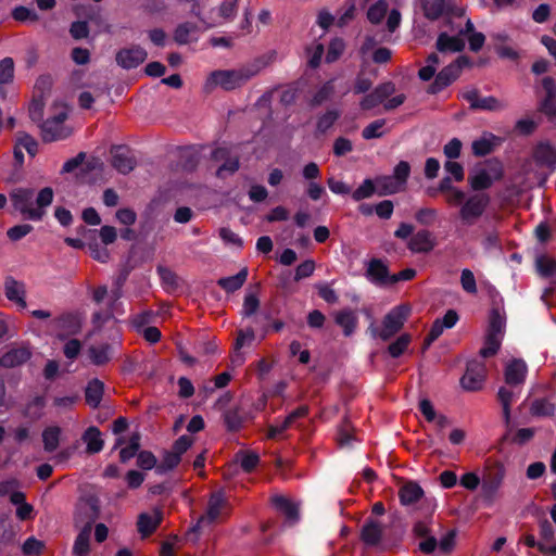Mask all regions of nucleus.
Segmentation results:
<instances>
[{"label": "nucleus", "mask_w": 556, "mask_h": 556, "mask_svg": "<svg viewBox=\"0 0 556 556\" xmlns=\"http://www.w3.org/2000/svg\"><path fill=\"white\" fill-rule=\"evenodd\" d=\"M236 459L247 472L252 471L260 462L258 455L253 452H240L237 454Z\"/></svg>", "instance_id": "nucleus-46"}, {"label": "nucleus", "mask_w": 556, "mask_h": 556, "mask_svg": "<svg viewBox=\"0 0 556 556\" xmlns=\"http://www.w3.org/2000/svg\"><path fill=\"white\" fill-rule=\"evenodd\" d=\"M392 275L389 273L387 264L379 260L372 258L368 262L366 267V278L377 286L391 285Z\"/></svg>", "instance_id": "nucleus-18"}, {"label": "nucleus", "mask_w": 556, "mask_h": 556, "mask_svg": "<svg viewBox=\"0 0 556 556\" xmlns=\"http://www.w3.org/2000/svg\"><path fill=\"white\" fill-rule=\"evenodd\" d=\"M410 173V166L407 162L401 161L394 168L392 175L380 176L376 178L377 191L380 195L393 194L405 188Z\"/></svg>", "instance_id": "nucleus-7"}, {"label": "nucleus", "mask_w": 556, "mask_h": 556, "mask_svg": "<svg viewBox=\"0 0 556 556\" xmlns=\"http://www.w3.org/2000/svg\"><path fill=\"white\" fill-rule=\"evenodd\" d=\"M213 160L224 162L217 169L218 177L224 178L233 174L239 168L238 157L231 155V151L227 147H218L212 153Z\"/></svg>", "instance_id": "nucleus-16"}, {"label": "nucleus", "mask_w": 556, "mask_h": 556, "mask_svg": "<svg viewBox=\"0 0 556 556\" xmlns=\"http://www.w3.org/2000/svg\"><path fill=\"white\" fill-rule=\"evenodd\" d=\"M507 104L495 97H481L479 104L476 110L493 111L498 112L506 109Z\"/></svg>", "instance_id": "nucleus-47"}, {"label": "nucleus", "mask_w": 556, "mask_h": 556, "mask_svg": "<svg viewBox=\"0 0 556 556\" xmlns=\"http://www.w3.org/2000/svg\"><path fill=\"white\" fill-rule=\"evenodd\" d=\"M260 306V300L255 292H247L243 301L242 314L244 316H251L256 313Z\"/></svg>", "instance_id": "nucleus-55"}, {"label": "nucleus", "mask_w": 556, "mask_h": 556, "mask_svg": "<svg viewBox=\"0 0 556 556\" xmlns=\"http://www.w3.org/2000/svg\"><path fill=\"white\" fill-rule=\"evenodd\" d=\"M381 538V527L376 521H369L364 525L362 539L368 545H376Z\"/></svg>", "instance_id": "nucleus-39"}, {"label": "nucleus", "mask_w": 556, "mask_h": 556, "mask_svg": "<svg viewBox=\"0 0 556 556\" xmlns=\"http://www.w3.org/2000/svg\"><path fill=\"white\" fill-rule=\"evenodd\" d=\"M345 48V43L340 38H334L331 40L328 52L326 54V61L331 63L338 60V58L343 53Z\"/></svg>", "instance_id": "nucleus-56"}, {"label": "nucleus", "mask_w": 556, "mask_h": 556, "mask_svg": "<svg viewBox=\"0 0 556 556\" xmlns=\"http://www.w3.org/2000/svg\"><path fill=\"white\" fill-rule=\"evenodd\" d=\"M451 30L455 31V35H450L446 31L439 34L437 39V50L441 53H456L460 52L465 48V39L459 34V28L455 27L454 24L448 22Z\"/></svg>", "instance_id": "nucleus-14"}, {"label": "nucleus", "mask_w": 556, "mask_h": 556, "mask_svg": "<svg viewBox=\"0 0 556 556\" xmlns=\"http://www.w3.org/2000/svg\"><path fill=\"white\" fill-rule=\"evenodd\" d=\"M470 65L471 62L467 56H458L453 63L448 64L437 74L434 81L428 88V92L433 94L440 92L457 79L464 67Z\"/></svg>", "instance_id": "nucleus-8"}, {"label": "nucleus", "mask_w": 556, "mask_h": 556, "mask_svg": "<svg viewBox=\"0 0 556 556\" xmlns=\"http://www.w3.org/2000/svg\"><path fill=\"white\" fill-rule=\"evenodd\" d=\"M339 117V112L336 110L327 111L317 122V128L319 131L328 130Z\"/></svg>", "instance_id": "nucleus-62"}, {"label": "nucleus", "mask_w": 556, "mask_h": 556, "mask_svg": "<svg viewBox=\"0 0 556 556\" xmlns=\"http://www.w3.org/2000/svg\"><path fill=\"white\" fill-rule=\"evenodd\" d=\"M161 519V513L156 509L152 513L141 514L138 519V531L142 535L151 534L160 525Z\"/></svg>", "instance_id": "nucleus-29"}, {"label": "nucleus", "mask_w": 556, "mask_h": 556, "mask_svg": "<svg viewBox=\"0 0 556 556\" xmlns=\"http://www.w3.org/2000/svg\"><path fill=\"white\" fill-rule=\"evenodd\" d=\"M434 208L424 207L416 212L415 218L421 225H431L437 218Z\"/></svg>", "instance_id": "nucleus-64"}, {"label": "nucleus", "mask_w": 556, "mask_h": 556, "mask_svg": "<svg viewBox=\"0 0 556 556\" xmlns=\"http://www.w3.org/2000/svg\"><path fill=\"white\" fill-rule=\"evenodd\" d=\"M420 7L426 18L437 21L451 13L455 17L464 15V9H453L451 0H420Z\"/></svg>", "instance_id": "nucleus-10"}, {"label": "nucleus", "mask_w": 556, "mask_h": 556, "mask_svg": "<svg viewBox=\"0 0 556 556\" xmlns=\"http://www.w3.org/2000/svg\"><path fill=\"white\" fill-rule=\"evenodd\" d=\"M89 540L90 527H86L84 530L79 532L74 542L73 553L75 556H87V554L89 553Z\"/></svg>", "instance_id": "nucleus-41"}, {"label": "nucleus", "mask_w": 556, "mask_h": 556, "mask_svg": "<svg viewBox=\"0 0 556 556\" xmlns=\"http://www.w3.org/2000/svg\"><path fill=\"white\" fill-rule=\"evenodd\" d=\"M440 64V58L437 53H431L427 60L426 64L419 70L418 76L421 80L428 81L430 80Z\"/></svg>", "instance_id": "nucleus-43"}, {"label": "nucleus", "mask_w": 556, "mask_h": 556, "mask_svg": "<svg viewBox=\"0 0 556 556\" xmlns=\"http://www.w3.org/2000/svg\"><path fill=\"white\" fill-rule=\"evenodd\" d=\"M519 388H511L507 384L501 387L498 390L497 396L503 408L506 424L510 420V405L519 397Z\"/></svg>", "instance_id": "nucleus-26"}, {"label": "nucleus", "mask_w": 556, "mask_h": 556, "mask_svg": "<svg viewBox=\"0 0 556 556\" xmlns=\"http://www.w3.org/2000/svg\"><path fill=\"white\" fill-rule=\"evenodd\" d=\"M492 138L483 136L472 142V152L477 156H483L492 151Z\"/></svg>", "instance_id": "nucleus-52"}, {"label": "nucleus", "mask_w": 556, "mask_h": 556, "mask_svg": "<svg viewBox=\"0 0 556 556\" xmlns=\"http://www.w3.org/2000/svg\"><path fill=\"white\" fill-rule=\"evenodd\" d=\"M376 190V180L372 181L371 179H365L363 184L356 190H354L352 198L355 201H361L371 197Z\"/></svg>", "instance_id": "nucleus-48"}, {"label": "nucleus", "mask_w": 556, "mask_h": 556, "mask_svg": "<svg viewBox=\"0 0 556 556\" xmlns=\"http://www.w3.org/2000/svg\"><path fill=\"white\" fill-rule=\"evenodd\" d=\"M460 285L465 292L475 294L477 293V282L473 273L465 268L460 274Z\"/></svg>", "instance_id": "nucleus-53"}, {"label": "nucleus", "mask_w": 556, "mask_h": 556, "mask_svg": "<svg viewBox=\"0 0 556 556\" xmlns=\"http://www.w3.org/2000/svg\"><path fill=\"white\" fill-rule=\"evenodd\" d=\"M89 356L93 364L103 365L112 357V346L110 344H101L89 349Z\"/></svg>", "instance_id": "nucleus-38"}, {"label": "nucleus", "mask_w": 556, "mask_h": 556, "mask_svg": "<svg viewBox=\"0 0 556 556\" xmlns=\"http://www.w3.org/2000/svg\"><path fill=\"white\" fill-rule=\"evenodd\" d=\"M412 341V338L409 334L407 333H404L402 336H400L396 341H394L393 343H391L389 345V353L392 357H399L401 356L407 349V346L409 345Z\"/></svg>", "instance_id": "nucleus-49"}, {"label": "nucleus", "mask_w": 556, "mask_h": 556, "mask_svg": "<svg viewBox=\"0 0 556 556\" xmlns=\"http://www.w3.org/2000/svg\"><path fill=\"white\" fill-rule=\"evenodd\" d=\"M77 400V395L55 396L53 400V406L56 408L58 413H63L71 409Z\"/></svg>", "instance_id": "nucleus-60"}, {"label": "nucleus", "mask_w": 556, "mask_h": 556, "mask_svg": "<svg viewBox=\"0 0 556 556\" xmlns=\"http://www.w3.org/2000/svg\"><path fill=\"white\" fill-rule=\"evenodd\" d=\"M14 75V64L12 59L5 58L0 61V85L12 81Z\"/></svg>", "instance_id": "nucleus-57"}, {"label": "nucleus", "mask_w": 556, "mask_h": 556, "mask_svg": "<svg viewBox=\"0 0 556 556\" xmlns=\"http://www.w3.org/2000/svg\"><path fill=\"white\" fill-rule=\"evenodd\" d=\"M226 506L227 501L223 492L212 494L206 513L199 519L194 530H199L215 522L224 514Z\"/></svg>", "instance_id": "nucleus-12"}, {"label": "nucleus", "mask_w": 556, "mask_h": 556, "mask_svg": "<svg viewBox=\"0 0 556 556\" xmlns=\"http://www.w3.org/2000/svg\"><path fill=\"white\" fill-rule=\"evenodd\" d=\"M273 506L282 514L287 522L294 523L299 519V508L298 505L291 502L289 498L282 495H274L271 497Z\"/></svg>", "instance_id": "nucleus-24"}, {"label": "nucleus", "mask_w": 556, "mask_h": 556, "mask_svg": "<svg viewBox=\"0 0 556 556\" xmlns=\"http://www.w3.org/2000/svg\"><path fill=\"white\" fill-rule=\"evenodd\" d=\"M528 367L522 359H511L505 366V384L511 388H520L526 380Z\"/></svg>", "instance_id": "nucleus-17"}, {"label": "nucleus", "mask_w": 556, "mask_h": 556, "mask_svg": "<svg viewBox=\"0 0 556 556\" xmlns=\"http://www.w3.org/2000/svg\"><path fill=\"white\" fill-rule=\"evenodd\" d=\"M505 317L498 309H493L490 315L489 328L480 355L484 358L493 356L501 348L505 332Z\"/></svg>", "instance_id": "nucleus-4"}, {"label": "nucleus", "mask_w": 556, "mask_h": 556, "mask_svg": "<svg viewBox=\"0 0 556 556\" xmlns=\"http://www.w3.org/2000/svg\"><path fill=\"white\" fill-rule=\"evenodd\" d=\"M459 34L463 35V38L467 37L469 49L473 52H478L484 45V35L475 30V25L470 18L466 20L464 28H459Z\"/></svg>", "instance_id": "nucleus-28"}, {"label": "nucleus", "mask_w": 556, "mask_h": 556, "mask_svg": "<svg viewBox=\"0 0 556 556\" xmlns=\"http://www.w3.org/2000/svg\"><path fill=\"white\" fill-rule=\"evenodd\" d=\"M68 109L65 104H56L54 114L42 125V137L46 141L63 140L70 137L73 128L65 124Z\"/></svg>", "instance_id": "nucleus-5"}, {"label": "nucleus", "mask_w": 556, "mask_h": 556, "mask_svg": "<svg viewBox=\"0 0 556 556\" xmlns=\"http://www.w3.org/2000/svg\"><path fill=\"white\" fill-rule=\"evenodd\" d=\"M248 268H242L238 274L229 277H224L218 280V286L226 292H235L239 290L248 278Z\"/></svg>", "instance_id": "nucleus-33"}, {"label": "nucleus", "mask_w": 556, "mask_h": 556, "mask_svg": "<svg viewBox=\"0 0 556 556\" xmlns=\"http://www.w3.org/2000/svg\"><path fill=\"white\" fill-rule=\"evenodd\" d=\"M56 326L60 329L59 337L64 339L80 331L81 317L75 313L64 314L56 320Z\"/></svg>", "instance_id": "nucleus-23"}, {"label": "nucleus", "mask_w": 556, "mask_h": 556, "mask_svg": "<svg viewBox=\"0 0 556 556\" xmlns=\"http://www.w3.org/2000/svg\"><path fill=\"white\" fill-rule=\"evenodd\" d=\"M530 412L534 416L548 417L555 413V405L548 400H535L530 407Z\"/></svg>", "instance_id": "nucleus-45"}, {"label": "nucleus", "mask_w": 556, "mask_h": 556, "mask_svg": "<svg viewBox=\"0 0 556 556\" xmlns=\"http://www.w3.org/2000/svg\"><path fill=\"white\" fill-rule=\"evenodd\" d=\"M10 501L17 506L16 516L18 519L26 520L33 517L34 508L25 502V494L23 492H12Z\"/></svg>", "instance_id": "nucleus-34"}, {"label": "nucleus", "mask_w": 556, "mask_h": 556, "mask_svg": "<svg viewBox=\"0 0 556 556\" xmlns=\"http://www.w3.org/2000/svg\"><path fill=\"white\" fill-rule=\"evenodd\" d=\"M333 94L332 81H328L320 87V89L313 97V104L318 105L330 99Z\"/></svg>", "instance_id": "nucleus-63"}, {"label": "nucleus", "mask_w": 556, "mask_h": 556, "mask_svg": "<svg viewBox=\"0 0 556 556\" xmlns=\"http://www.w3.org/2000/svg\"><path fill=\"white\" fill-rule=\"evenodd\" d=\"M137 465L143 470H150L152 468L156 469L159 464L151 452L143 451L137 455Z\"/></svg>", "instance_id": "nucleus-61"}, {"label": "nucleus", "mask_w": 556, "mask_h": 556, "mask_svg": "<svg viewBox=\"0 0 556 556\" xmlns=\"http://www.w3.org/2000/svg\"><path fill=\"white\" fill-rule=\"evenodd\" d=\"M503 177V166L496 160H488L477 165L468 177L469 186L475 191H482L490 188L495 181Z\"/></svg>", "instance_id": "nucleus-3"}, {"label": "nucleus", "mask_w": 556, "mask_h": 556, "mask_svg": "<svg viewBox=\"0 0 556 556\" xmlns=\"http://www.w3.org/2000/svg\"><path fill=\"white\" fill-rule=\"evenodd\" d=\"M535 268L543 278L553 277L556 274V261L545 254L535 257Z\"/></svg>", "instance_id": "nucleus-35"}, {"label": "nucleus", "mask_w": 556, "mask_h": 556, "mask_svg": "<svg viewBox=\"0 0 556 556\" xmlns=\"http://www.w3.org/2000/svg\"><path fill=\"white\" fill-rule=\"evenodd\" d=\"M62 429L59 426L46 427L42 431L43 448L48 453L56 451L60 444Z\"/></svg>", "instance_id": "nucleus-31"}, {"label": "nucleus", "mask_w": 556, "mask_h": 556, "mask_svg": "<svg viewBox=\"0 0 556 556\" xmlns=\"http://www.w3.org/2000/svg\"><path fill=\"white\" fill-rule=\"evenodd\" d=\"M103 391L104 386L100 380H91L86 388L87 404L90 405L91 407H97L102 400Z\"/></svg>", "instance_id": "nucleus-36"}, {"label": "nucleus", "mask_w": 556, "mask_h": 556, "mask_svg": "<svg viewBox=\"0 0 556 556\" xmlns=\"http://www.w3.org/2000/svg\"><path fill=\"white\" fill-rule=\"evenodd\" d=\"M181 460V457L173 450L166 451L163 454L161 463L156 466V473L164 475L174 469Z\"/></svg>", "instance_id": "nucleus-42"}, {"label": "nucleus", "mask_w": 556, "mask_h": 556, "mask_svg": "<svg viewBox=\"0 0 556 556\" xmlns=\"http://www.w3.org/2000/svg\"><path fill=\"white\" fill-rule=\"evenodd\" d=\"M147 51L141 47L123 49L116 54V62L126 70L135 68L147 59Z\"/></svg>", "instance_id": "nucleus-19"}, {"label": "nucleus", "mask_w": 556, "mask_h": 556, "mask_svg": "<svg viewBox=\"0 0 556 556\" xmlns=\"http://www.w3.org/2000/svg\"><path fill=\"white\" fill-rule=\"evenodd\" d=\"M399 496L402 505L410 506L424 496V490L418 483L409 481L400 488Z\"/></svg>", "instance_id": "nucleus-25"}, {"label": "nucleus", "mask_w": 556, "mask_h": 556, "mask_svg": "<svg viewBox=\"0 0 556 556\" xmlns=\"http://www.w3.org/2000/svg\"><path fill=\"white\" fill-rule=\"evenodd\" d=\"M139 450V437L132 435L129 440V444L123 447L119 452V458L123 463L128 462L132 458Z\"/></svg>", "instance_id": "nucleus-58"}, {"label": "nucleus", "mask_w": 556, "mask_h": 556, "mask_svg": "<svg viewBox=\"0 0 556 556\" xmlns=\"http://www.w3.org/2000/svg\"><path fill=\"white\" fill-rule=\"evenodd\" d=\"M535 157L538 161L551 165L556 161V153L551 146L542 143L535 150Z\"/></svg>", "instance_id": "nucleus-51"}, {"label": "nucleus", "mask_w": 556, "mask_h": 556, "mask_svg": "<svg viewBox=\"0 0 556 556\" xmlns=\"http://www.w3.org/2000/svg\"><path fill=\"white\" fill-rule=\"evenodd\" d=\"M249 78L243 71H215L206 79L204 88L211 91L216 87L232 90Z\"/></svg>", "instance_id": "nucleus-9"}, {"label": "nucleus", "mask_w": 556, "mask_h": 556, "mask_svg": "<svg viewBox=\"0 0 556 556\" xmlns=\"http://www.w3.org/2000/svg\"><path fill=\"white\" fill-rule=\"evenodd\" d=\"M237 3L238 0H224L223 3L217 9V14L220 21H218L217 23L210 24L208 26L214 27L224 22L233 20V17L237 14Z\"/></svg>", "instance_id": "nucleus-37"}, {"label": "nucleus", "mask_w": 556, "mask_h": 556, "mask_svg": "<svg viewBox=\"0 0 556 556\" xmlns=\"http://www.w3.org/2000/svg\"><path fill=\"white\" fill-rule=\"evenodd\" d=\"M5 298L13 303L17 309H26V285L11 276L7 277L3 285Z\"/></svg>", "instance_id": "nucleus-13"}, {"label": "nucleus", "mask_w": 556, "mask_h": 556, "mask_svg": "<svg viewBox=\"0 0 556 556\" xmlns=\"http://www.w3.org/2000/svg\"><path fill=\"white\" fill-rule=\"evenodd\" d=\"M410 312L412 308L409 305H397L383 317L380 327L371 324L368 330L374 338L387 341L402 329Z\"/></svg>", "instance_id": "nucleus-2"}, {"label": "nucleus", "mask_w": 556, "mask_h": 556, "mask_svg": "<svg viewBox=\"0 0 556 556\" xmlns=\"http://www.w3.org/2000/svg\"><path fill=\"white\" fill-rule=\"evenodd\" d=\"M435 245V239L429 230L421 229L413 233L407 241V248L413 253H428Z\"/></svg>", "instance_id": "nucleus-21"}, {"label": "nucleus", "mask_w": 556, "mask_h": 556, "mask_svg": "<svg viewBox=\"0 0 556 556\" xmlns=\"http://www.w3.org/2000/svg\"><path fill=\"white\" fill-rule=\"evenodd\" d=\"M30 356L31 352L27 346L13 348L2 355L0 366L14 368L26 363Z\"/></svg>", "instance_id": "nucleus-22"}, {"label": "nucleus", "mask_w": 556, "mask_h": 556, "mask_svg": "<svg viewBox=\"0 0 556 556\" xmlns=\"http://www.w3.org/2000/svg\"><path fill=\"white\" fill-rule=\"evenodd\" d=\"M336 323L343 329L346 337L351 336L357 325V316L352 309H343L334 315Z\"/></svg>", "instance_id": "nucleus-32"}, {"label": "nucleus", "mask_w": 556, "mask_h": 556, "mask_svg": "<svg viewBox=\"0 0 556 556\" xmlns=\"http://www.w3.org/2000/svg\"><path fill=\"white\" fill-rule=\"evenodd\" d=\"M111 154V164L118 173L126 175L135 168V157L126 147H115Z\"/></svg>", "instance_id": "nucleus-20"}, {"label": "nucleus", "mask_w": 556, "mask_h": 556, "mask_svg": "<svg viewBox=\"0 0 556 556\" xmlns=\"http://www.w3.org/2000/svg\"><path fill=\"white\" fill-rule=\"evenodd\" d=\"M388 3L386 0H378L372 3L367 11V18L372 24H379L386 17Z\"/></svg>", "instance_id": "nucleus-40"}, {"label": "nucleus", "mask_w": 556, "mask_h": 556, "mask_svg": "<svg viewBox=\"0 0 556 556\" xmlns=\"http://www.w3.org/2000/svg\"><path fill=\"white\" fill-rule=\"evenodd\" d=\"M43 549V543L36 538H28L23 546L22 551L26 556H38Z\"/></svg>", "instance_id": "nucleus-59"}, {"label": "nucleus", "mask_w": 556, "mask_h": 556, "mask_svg": "<svg viewBox=\"0 0 556 556\" xmlns=\"http://www.w3.org/2000/svg\"><path fill=\"white\" fill-rule=\"evenodd\" d=\"M254 331L252 329L248 330H240L238 333V338L236 340L235 349H236V356L232 359L233 363L241 364L244 358L240 355L239 350L242 349L244 345H249L254 340Z\"/></svg>", "instance_id": "nucleus-44"}, {"label": "nucleus", "mask_w": 556, "mask_h": 556, "mask_svg": "<svg viewBox=\"0 0 556 556\" xmlns=\"http://www.w3.org/2000/svg\"><path fill=\"white\" fill-rule=\"evenodd\" d=\"M485 365L483 362L472 359L467 363V368L460 379L462 387L467 391L481 389L485 379Z\"/></svg>", "instance_id": "nucleus-11"}, {"label": "nucleus", "mask_w": 556, "mask_h": 556, "mask_svg": "<svg viewBox=\"0 0 556 556\" xmlns=\"http://www.w3.org/2000/svg\"><path fill=\"white\" fill-rule=\"evenodd\" d=\"M384 119H377L363 129V137L367 140L379 138L383 134Z\"/></svg>", "instance_id": "nucleus-54"}, {"label": "nucleus", "mask_w": 556, "mask_h": 556, "mask_svg": "<svg viewBox=\"0 0 556 556\" xmlns=\"http://www.w3.org/2000/svg\"><path fill=\"white\" fill-rule=\"evenodd\" d=\"M10 199L16 211L25 218L40 220L53 200V190L46 187L35 198V192L29 188H15L10 192Z\"/></svg>", "instance_id": "nucleus-1"}, {"label": "nucleus", "mask_w": 556, "mask_h": 556, "mask_svg": "<svg viewBox=\"0 0 556 556\" xmlns=\"http://www.w3.org/2000/svg\"><path fill=\"white\" fill-rule=\"evenodd\" d=\"M491 198L485 192L468 195L459 207L458 216L463 225L473 226L485 213Z\"/></svg>", "instance_id": "nucleus-6"}, {"label": "nucleus", "mask_w": 556, "mask_h": 556, "mask_svg": "<svg viewBox=\"0 0 556 556\" xmlns=\"http://www.w3.org/2000/svg\"><path fill=\"white\" fill-rule=\"evenodd\" d=\"M308 413L306 406H301L292 410L283 420L276 421L268 428V438L276 439L280 437L286 430L296 427L298 421L304 418Z\"/></svg>", "instance_id": "nucleus-15"}, {"label": "nucleus", "mask_w": 556, "mask_h": 556, "mask_svg": "<svg viewBox=\"0 0 556 556\" xmlns=\"http://www.w3.org/2000/svg\"><path fill=\"white\" fill-rule=\"evenodd\" d=\"M199 28L194 23L185 22L174 30V40L178 45H187L198 40Z\"/></svg>", "instance_id": "nucleus-27"}, {"label": "nucleus", "mask_w": 556, "mask_h": 556, "mask_svg": "<svg viewBox=\"0 0 556 556\" xmlns=\"http://www.w3.org/2000/svg\"><path fill=\"white\" fill-rule=\"evenodd\" d=\"M83 441L86 443V450L89 454H96L102 451L104 441L97 427H89L83 434Z\"/></svg>", "instance_id": "nucleus-30"}, {"label": "nucleus", "mask_w": 556, "mask_h": 556, "mask_svg": "<svg viewBox=\"0 0 556 556\" xmlns=\"http://www.w3.org/2000/svg\"><path fill=\"white\" fill-rule=\"evenodd\" d=\"M16 142L25 150L30 156H35L38 151L37 141L25 132H18Z\"/></svg>", "instance_id": "nucleus-50"}]
</instances>
